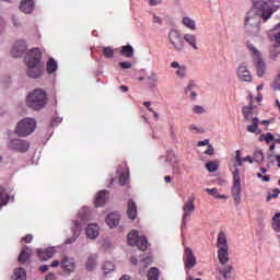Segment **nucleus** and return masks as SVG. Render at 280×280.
<instances>
[{
    "label": "nucleus",
    "mask_w": 280,
    "mask_h": 280,
    "mask_svg": "<svg viewBox=\"0 0 280 280\" xmlns=\"http://www.w3.org/2000/svg\"><path fill=\"white\" fill-rule=\"evenodd\" d=\"M100 235V226L97 224H89L86 229V236L90 240H95Z\"/></svg>",
    "instance_id": "obj_23"
},
{
    "label": "nucleus",
    "mask_w": 280,
    "mask_h": 280,
    "mask_svg": "<svg viewBox=\"0 0 280 280\" xmlns=\"http://www.w3.org/2000/svg\"><path fill=\"white\" fill-rule=\"evenodd\" d=\"M254 8L262 12V21H268L275 14V0H259L254 2Z\"/></svg>",
    "instance_id": "obj_5"
},
{
    "label": "nucleus",
    "mask_w": 280,
    "mask_h": 280,
    "mask_svg": "<svg viewBox=\"0 0 280 280\" xmlns=\"http://www.w3.org/2000/svg\"><path fill=\"white\" fill-rule=\"evenodd\" d=\"M95 266H97V256L96 255L89 256L85 262L86 270L89 271L95 270Z\"/></svg>",
    "instance_id": "obj_30"
},
{
    "label": "nucleus",
    "mask_w": 280,
    "mask_h": 280,
    "mask_svg": "<svg viewBox=\"0 0 280 280\" xmlns=\"http://www.w3.org/2000/svg\"><path fill=\"white\" fill-rule=\"evenodd\" d=\"M218 259L222 266L229 262V248H219Z\"/></svg>",
    "instance_id": "obj_24"
},
{
    "label": "nucleus",
    "mask_w": 280,
    "mask_h": 280,
    "mask_svg": "<svg viewBox=\"0 0 280 280\" xmlns=\"http://www.w3.org/2000/svg\"><path fill=\"white\" fill-rule=\"evenodd\" d=\"M235 161H236V165H234V170H235V168L237 170V167H242L243 160H242V153L240 152V150L236 151ZM234 170H232V172H233Z\"/></svg>",
    "instance_id": "obj_47"
},
{
    "label": "nucleus",
    "mask_w": 280,
    "mask_h": 280,
    "mask_svg": "<svg viewBox=\"0 0 280 280\" xmlns=\"http://www.w3.org/2000/svg\"><path fill=\"white\" fill-rule=\"evenodd\" d=\"M46 71H47V73H49V74L56 73V71H58V62H56V60H55L54 58H50V59L47 61Z\"/></svg>",
    "instance_id": "obj_31"
},
{
    "label": "nucleus",
    "mask_w": 280,
    "mask_h": 280,
    "mask_svg": "<svg viewBox=\"0 0 280 280\" xmlns=\"http://www.w3.org/2000/svg\"><path fill=\"white\" fill-rule=\"evenodd\" d=\"M197 145H198V148H202V145H209V140L206 139V140H203V141H199V142L197 143Z\"/></svg>",
    "instance_id": "obj_59"
},
{
    "label": "nucleus",
    "mask_w": 280,
    "mask_h": 280,
    "mask_svg": "<svg viewBox=\"0 0 280 280\" xmlns=\"http://www.w3.org/2000/svg\"><path fill=\"white\" fill-rule=\"evenodd\" d=\"M185 43H188L192 49L198 50L197 37L194 34H185L184 35Z\"/></svg>",
    "instance_id": "obj_29"
},
{
    "label": "nucleus",
    "mask_w": 280,
    "mask_h": 280,
    "mask_svg": "<svg viewBox=\"0 0 280 280\" xmlns=\"http://www.w3.org/2000/svg\"><path fill=\"white\" fill-rule=\"evenodd\" d=\"M153 23H161V18L153 15Z\"/></svg>",
    "instance_id": "obj_64"
},
{
    "label": "nucleus",
    "mask_w": 280,
    "mask_h": 280,
    "mask_svg": "<svg viewBox=\"0 0 280 280\" xmlns=\"http://www.w3.org/2000/svg\"><path fill=\"white\" fill-rule=\"evenodd\" d=\"M147 80L149 81L150 89H154V86H156V82H159L156 73H151L149 77H147Z\"/></svg>",
    "instance_id": "obj_39"
},
{
    "label": "nucleus",
    "mask_w": 280,
    "mask_h": 280,
    "mask_svg": "<svg viewBox=\"0 0 280 280\" xmlns=\"http://www.w3.org/2000/svg\"><path fill=\"white\" fill-rule=\"evenodd\" d=\"M163 0H149V5H159Z\"/></svg>",
    "instance_id": "obj_60"
},
{
    "label": "nucleus",
    "mask_w": 280,
    "mask_h": 280,
    "mask_svg": "<svg viewBox=\"0 0 280 280\" xmlns=\"http://www.w3.org/2000/svg\"><path fill=\"white\" fill-rule=\"evenodd\" d=\"M73 235L71 237L66 238L65 244H74L75 240L80 237L82 226L86 224V217L82 215V211L79 212V220L73 221Z\"/></svg>",
    "instance_id": "obj_10"
},
{
    "label": "nucleus",
    "mask_w": 280,
    "mask_h": 280,
    "mask_svg": "<svg viewBox=\"0 0 280 280\" xmlns=\"http://www.w3.org/2000/svg\"><path fill=\"white\" fill-rule=\"evenodd\" d=\"M176 161H178L176 159V154L174 153V151H167V155H166V162L167 163H176Z\"/></svg>",
    "instance_id": "obj_45"
},
{
    "label": "nucleus",
    "mask_w": 280,
    "mask_h": 280,
    "mask_svg": "<svg viewBox=\"0 0 280 280\" xmlns=\"http://www.w3.org/2000/svg\"><path fill=\"white\" fill-rule=\"evenodd\" d=\"M10 198L8 197V194L3 191V189L0 188V207H3V205H8V201Z\"/></svg>",
    "instance_id": "obj_41"
},
{
    "label": "nucleus",
    "mask_w": 280,
    "mask_h": 280,
    "mask_svg": "<svg viewBox=\"0 0 280 280\" xmlns=\"http://www.w3.org/2000/svg\"><path fill=\"white\" fill-rule=\"evenodd\" d=\"M120 56L125 58H135V48L131 45H126L120 48Z\"/></svg>",
    "instance_id": "obj_26"
},
{
    "label": "nucleus",
    "mask_w": 280,
    "mask_h": 280,
    "mask_svg": "<svg viewBox=\"0 0 280 280\" xmlns=\"http://www.w3.org/2000/svg\"><path fill=\"white\" fill-rule=\"evenodd\" d=\"M34 130H36V120L33 118H24L18 122L15 135H18V137H30Z\"/></svg>",
    "instance_id": "obj_4"
},
{
    "label": "nucleus",
    "mask_w": 280,
    "mask_h": 280,
    "mask_svg": "<svg viewBox=\"0 0 280 280\" xmlns=\"http://www.w3.org/2000/svg\"><path fill=\"white\" fill-rule=\"evenodd\" d=\"M237 75L241 82H253V75H250V71L244 65H241L237 69Z\"/></svg>",
    "instance_id": "obj_16"
},
{
    "label": "nucleus",
    "mask_w": 280,
    "mask_h": 280,
    "mask_svg": "<svg viewBox=\"0 0 280 280\" xmlns=\"http://www.w3.org/2000/svg\"><path fill=\"white\" fill-rule=\"evenodd\" d=\"M182 23L188 30H196V21H194L191 18H184Z\"/></svg>",
    "instance_id": "obj_36"
},
{
    "label": "nucleus",
    "mask_w": 280,
    "mask_h": 280,
    "mask_svg": "<svg viewBox=\"0 0 280 280\" xmlns=\"http://www.w3.org/2000/svg\"><path fill=\"white\" fill-rule=\"evenodd\" d=\"M143 105L145 106V108H148V110H150V113H154V109L150 107L152 106V103H150L149 101H145Z\"/></svg>",
    "instance_id": "obj_57"
},
{
    "label": "nucleus",
    "mask_w": 280,
    "mask_h": 280,
    "mask_svg": "<svg viewBox=\"0 0 280 280\" xmlns=\"http://www.w3.org/2000/svg\"><path fill=\"white\" fill-rule=\"evenodd\" d=\"M31 256L32 249L30 247H24L19 255L18 261H20V264H25V261H27Z\"/></svg>",
    "instance_id": "obj_27"
},
{
    "label": "nucleus",
    "mask_w": 280,
    "mask_h": 280,
    "mask_svg": "<svg viewBox=\"0 0 280 280\" xmlns=\"http://www.w3.org/2000/svg\"><path fill=\"white\" fill-rule=\"evenodd\" d=\"M194 113H196L197 115H202V113H205V108L200 105H196L194 108H192Z\"/></svg>",
    "instance_id": "obj_51"
},
{
    "label": "nucleus",
    "mask_w": 280,
    "mask_h": 280,
    "mask_svg": "<svg viewBox=\"0 0 280 280\" xmlns=\"http://www.w3.org/2000/svg\"><path fill=\"white\" fill-rule=\"evenodd\" d=\"M119 220L120 218L118 213H109L105 219V222L109 226V229H115L119 225Z\"/></svg>",
    "instance_id": "obj_20"
},
{
    "label": "nucleus",
    "mask_w": 280,
    "mask_h": 280,
    "mask_svg": "<svg viewBox=\"0 0 280 280\" xmlns=\"http://www.w3.org/2000/svg\"><path fill=\"white\" fill-rule=\"evenodd\" d=\"M26 105L33 110H40L47 105V93L42 89H36L26 96Z\"/></svg>",
    "instance_id": "obj_2"
},
{
    "label": "nucleus",
    "mask_w": 280,
    "mask_h": 280,
    "mask_svg": "<svg viewBox=\"0 0 280 280\" xmlns=\"http://www.w3.org/2000/svg\"><path fill=\"white\" fill-rule=\"evenodd\" d=\"M61 268L67 275H71L75 270V260L71 257H63L61 259Z\"/></svg>",
    "instance_id": "obj_15"
},
{
    "label": "nucleus",
    "mask_w": 280,
    "mask_h": 280,
    "mask_svg": "<svg viewBox=\"0 0 280 280\" xmlns=\"http://www.w3.org/2000/svg\"><path fill=\"white\" fill-rule=\"evenodd\" d=\"M36 3L34 0H22L20 4L21 12H24V14H32L34 12Z\"/></svg>",
    "instance_id": "obj_18"
},
{
    "label": "nucleus",
    "mask_w": 280,
    "mask_h": 280,
    "mask_svg": "<svg viewBox=\"0 0 280 280\" xmlns=\"http://www.w3.org/2000/svg\"><path fill=\"white\" fill-rule=\"evenodd\" d=\"M206 191L209 196H213V198H219L220 200H226L229 198L226 195H220L218 188H206Z\"/></svg>",
    "instance_id": "obj_34"
},
{
    "label": "nucleus",
    "mask_w": 280,
    "mask_h": 280,
    "mask_svg": "<svg viewBox=\"0 0 280 280\" xmlns=\"http://www.w3.org/2000/svg\"><path fill=\"white\" fill-rule=\"evenodd\" d=\"M160 275H161V271L159 270V268L152 267L149 270L147 277H148V280H159Z\"/></svg>",
    "instance_id": "obj_35"
},
{
    "label": "nucleus",
    "mask_w": 280,
    "mask_h": 280,
    "mask_svg": "<svg viewBox=\"0 0 280 280\" xmlns=\"http://www.w3.org/2000/svg\"><path fill=\"white\" fill-rule=\"evenodd\" d=\"M188 130H189L190 132H192L194 135H202V132H205V129L199 128V127L196 126V125H189Z\"/></svg>",
    "instance_id": "obj_43"
},
{
    "label": "nucleus",
    "mask_w": 280,
    "mask_h": 280,
    "mask_svg": "<svg viewBox=\"0 0 280 280\" xmlns=\"http://www.w3.org/2000/svg\"><path fill=\"white\" fill-rule=\"evenodd\" d=\"M257 178H261L262 183H270V175H264L261 173H257Z\"/></svg>",
    "instance_id": "obj_50"
},
{
    "label": "nucleus",
    "mask_w": 280,
    "mask_h": 280,
    "mask_svg": "<svg viewBox=\"0 0 280 280\" xmlns=\"http://www.w3.org/2000/svg\"><path fill=\"white\" fill-rule=\"evenodd\" d=\"M196 88V84L194 82H190L187 88L185 89V94L188 95L189 92H191Z\"/></svg>",
    "instance_id": "obj_54"
},
{
    "label": "nucleus",
    "mask_w": 280,
    "mask_h": 280,
    "mask_svg": "<svg viewBox=\"0 0 280 280\" xmlns=\"http://www.w3.org/2000/svg\"><path fill=\"white\" fill-rule=\"evenodd\" d=\"M231 272H233V266H225L219 268V275H221L222 280H230L231 279Z\"/></svg>",
    "instance_id": "obj_28"
},
{
    "label": "nucleus",
    "mask_w": 280,
    "mask_h": 280,
    "mask_svg": "<svg viewBox=\"0 0 280 280\" xmlns=\"http://www.w3.org/2000/svg\"><path fill=\"white\" fill-rule=\"evenodd\" d=\"M5 30V22L3 19L0 18V35L3 34V31Z\"/></svg>",
    "instance_id": "obj_56"
},
{
    "label": "nucleus",
    "mask_w": 280,
    "mask_h": 280,
    "mask_svg": "<svg viewBox=\"0 0 280 280\" xmlns=\"http://www.w3.org/2000/svg\"><path fill=\"white\" fill-rule=\"evenodd\" d=\"M271 229H273L276 233H280V212H277L272 217Z\"/></svg>",
    "instance_id": "obj_33"
},
{
    "label": "nucleus",
    "mask_w": 280,
    "mask_h": 280,
    "mask_svg": "<svg viewBox=\"0 0 280 280\" xmlns=\"http://www.w3.org/2000/svg\"><path fill=\"white\" fill-rule=\"evenodd\" d=\"M127 242L129 246H137L139 250H148V238L145 236H140L139 231L131 230L127 235Z\"/></svg>",
    "instance_id": "obj_7"
},
{
    "label": "nucleus",
    "mask_w": 280,
    "mask_h": 280,
    "mask_svg": "<svg viewBox=\"0 0 280 280\" xmlns=\"http://www.w3.org/2000/svg\"><path fill=\"white\" fill-rule=\"evenodd\" d=\"M265 141L266 143H270L271 141H275V136L268 132L267 135H265Z\"/></svg>",
    "instance_id": "obj_53"
},
{
    "label": "nucleus",
    "mask_w": 280,
    "mask_h": 280,
    "mask_svg": "<svg viewBox=\"0 0 280 280\" xmlns=\"http://www.w3.org/2000/svg\"><path fill=\"white\" fill-rule=\"evenodd\" d=\"M279 194H280L279 188L273 189L272 194L267 196V202H270V200H272V198H279Z\"/></svg>",
    "instance_id": "obj_48"
},
{
    "label": "nucleus",
    "mask_w": 280,
    "mask_h": 280,
    "mask_svg": "<svg viewBox=\"0 0 280 280\" xmlns=\"http://www.w3.org/2000/svg\"><path fill=\"white\" fill-rule=\"evenodd\" d=\"M245 27H257V28H259V22H255L254 18L247 16L245 19Z\"/></svg>",
    "instance_id": "obj_38"
},
{
    "label": "nucleus",
    "mask_w": 280,
    "mask_h": 280,
    "mask_svg": "<svg viewBox=\"0 0 280 280\" xmlns=\"http://www.w3.org/2000/svg\"><path fill=\"white\" fill-rule=\"evenodd\" d=\"M217 246L218 248H229V241L226 240V234L224 232H219Z\"/></svg>",
    "instance_id": "obj_25"
},
{
    "label": "nucleus",
    "mask_w": 280,
    "mask_h": 280,
    "mask_svg": "<svg viewBox=\"0 0 280 280\" xmlns=\"http://www.w3.org/2000/svg\"><path fill=\"white\" fill-rule=\"evenodd\" d=\"M39 270H40L42 272H47V270H49V266L43 265V266L39 267Z\"/></svg>",
    "instance_id": "obj_61"
},
{
    "label": "nucleus",
    "mask_w": 280,
    "mask_h": 280,
    "mask_svg": "<svg viewBox=\"0 0 280 280\" xmlns=\"http://www.w3.org/2000/svg\"><path fill=\"white\" fill-rule=\"evenodd\" d=\"M32 240H34V236H32V234H27L22 238V241L25 242V244H32Z\"/></svg>",
    "instance_id": "obj_55"
},
{
    "label": "nucleus",
    "mask_w": 280,
    "mask_h": 280,
    "mask_svg": "<svg viewBox=\"0 0 280 280\" xmlns=\"http://www.w3.org/2000/svg\"><path fill=\"white\" fill-rule=\"evenodd\" d=\"M183 211H184L183 224L186 225L187 218H189V215H191V213H194V211H196V206L194 205V197H189L187 199V201L183 206Z\"/></svg>",
    "instance_id": "obj_14"
},
{
    "label": "nucleus",
    "mask_w": 280,
    "mask_h": 280,
    "mask_svg": "<svg viewBox=\"0 0 280 280\" xmlns=\"http://www.w3.org/2000/svg\"><path fill=\"white\" fill-rule=\"evenodd\" d=\"M246 45L256 60V71L258 78H264V74L266 73V62L264 59H261V52L255 47V45L250 44V42H247Z\"/></svg>",
    "instance_id": "obj_8"
},
{
    "label": "nucleus",
    "mask_w": 280,
    "mask_h": 280,
    "mask_svg": "<svg viewBox=\"0 0 280 280\" xmlns=\"http://www.w3.org/2000/svg\"><path fill=\"white\" fill-rule=\"evenodd\" d=\"M119 67H120V69H132V62H130V61H120Z\"/></svg>",
    "instance_id": "obj_49"
},
{
    "label": "nucleus",
    "mask_w": 280,
    "mask_h": 280,
    "mask_svg": "<svg viewBox=\"0 0 280 280\" xmlns=\"http://www.w3.org/2000/svg\"><path fill=\"white\" fill-rule=\"evenodd\" d=\"M275 39L280 45V32L275 35Z\"/></svg>",
    "instance_id": "obj_63"
},
{
    "label": "nucleus",
    "mask_w": 280,
    "mask_h": 280,
    "mask_svg": "<svg viewBox=\"0 0 280 280\" xmlns=\"http://www.w3.org/2000/svg\"><path fill=\"white\" fill-rule=\"evenodd\" d=\"M184 253L185 268L186 270H191V268H195L196 264H198V261L196 260V255H194V250L189 247H186Z\"/></svg>",
    "instance_id": "obj_12"
},
{
    "label": "nucleus",
    "mask_w": 280,
    "mask_h": 280,
    "mask_svg": "<svg viewBox=\"0 0 280 280\" xmlns=\"http://www.w3.org/2000/svg\"><path fill=\"white\" fill-rule=\"evenodd\" d=\"M43 59V52H40V49L33 48L27 57L25 58L26 65L28 67L27 75L28 78H33L36 80V78H40L43 73H45V63L42 62Z\"/></svg>",
    "instance_id": "obj_1"
},
{
    "label": "nucleus",
    "mask_w": 280,
    "mask_h": 280,
    "mask_svg": "<svg viewBox=\"0 0 280 280\" xmlns=\"http://www.w3.org/2000/svg\"><path fill=\"white\" fill-rule=\"evenodd\" d=\"M254 163H264V152L259 150L254 152Z\"/></svg>",
    "instance_id": "obj_42"
},
{
    "label": "nucleus",
    "mask_w": 280,
    "mask_h": 280,
    "mask_svg": "<svg viewBox=\"0 0 280 280\" xmlns=\"http://www.w3.org/2000/svg\"><path fill=\"white\" fill-rule=\"evenodd\" d=\"M103 56L105 58H115V50L113 47H103Z\"/></svg>",
    "instance_id": "obj_40"
},
{
    "label": "nucleus",
    "mask_w": 280,
    "mask_h": 280,
    "mask_svg": "<svg viewBox=\"0 0 280 280\" xmlns=\"http://www.w3.org/2000/svg\"><path fill=\"white\" fill-rule=\"evenodd\" d=\"M172 69H177L176 77L177 78H185L187 75V66H180L178 61H173L171 63Z\"/></svg>",
    "instance_id": "obj_22"
},
{
    "label": "nucleus",
    "mask_w": 280,
    "mask_h": 280,
    "mask_svg": "<svg viewBox=\"0 0 280 280\" xmlns=\"http://www.w3.org/2000/svg\"><path fill=\"white\" fill-rule=\"evenodd\" d=\"M113 270H115V265L113 261H105L103 265L104 275H108V272H113Z\"/></svg>",
    "instance_id": "obj_37"
},
{
    "label": "nucleus",
    "mask_w": 280,
    "mask_h": 280,
    "mask_svg": "<svg viewBox=\"0 0 280 280\" xmlns=\"http://www.w3.org/2000/svg\"><path fill=\"white\" fill-rule=\"evenodd\" d=\"M54 255H56V250L54 248L37 249V257L40 261H47L48 259H51Z\"/></svg>",
    "instance_id": "obj_17"
},
{
    "label": "nucleus",
    "mask_w": 280,
    "mask_h": 280,
    "mask_svg": "<svg viewBox=\"0 0 280 280\" xmlns=\"http://www.w3.org/2000/svg\"><path fill=\"white\" fill-rule=\"evenodd\" d=\"M218 167H219L218 162H208L206 164V168L208 170V172H217Z\"/></svg>",
    "instance_id": "obj_46"
},
{
    "label": "nucleus",
    "mask_w": 280,
    "mask_h": 280,
    "mask_svg": "<svg viewBox=\"0 0 280 280\" xmlns=\"http://www.w3.org/2000/svg\"><path fill=\"white\" fill-rule=\"evenodd\" d=\"M8 150H12V152H20L21 154H25L27 150H30V141L23 140L21 138H9L7 141Z\"/></svg>",
    "instance_id": "obj_9"
},
{
    "label": "nucleus",
    "mask_w": 280,
    "mask_h": 280,
    "mask_svg": "<svg viewBox=\"0 0 280 280\" xmlns=\"http://www.w3.org/2000/svg\"><path fill=\"white\" fill-rule=\"evenodd\" d=\"M243 115L246 121H252V125L247 126V132L261 135V131L259 130V118H257V107H255L253 103H250L249 106H244Z\"/></svg>",
    "instance_id": "obj_3"
},
{
    "label": "nucleus",
    "mask_w": 280,
    "mask_h": 280,
    "mask_svg": "<svg viewBox=\"0 0 280 280\" xmlns=\"http://www.w3.org/2000/svg\"><path fill=\"white\" fill-rule=\"evenodd\" d=\"M25 51H27V44L23 39H19L14 43L12 49H11V55L13 58H21Z\"/></svg>",
    "instance_id": "obj_13"
},
{
    "label": "nucleus",
    "mask_w": 280,
    "mask_h": 280,
    "mask_svg": "<svg viewBox=\"0 0 280 280\" xmlns=\"http://www.w3.org/2000/svg\"><path fill=\"white\" fill-rule=\"evenodd\" d=\"M107 201H108V190H101L95 197L94 205L95 207H104V205H106Z\"/></svg>",
    "instance_id": "obj_19"
},
{
    "label": "nucleus",
    "mask_w": 280,
    "mask_h": 280,
    "mask_svg": "<svg viewBox=\"0 0 280 280\" xmlns=\"http://www.w3.org/2000/svg\"><path fill=\"white\" fill-rule=\"evenodd\" d=\"M205 154H208L209 156L213 155V147L209 145L208 149L205 151Z\"/></svg>",
    "instance_id": "obj_58"
},
{
    "label": "nucleus",
    "mask_w": 280,
    "mask_h": 280,
    "mask_svg": "<svg viewBox=\"0 0 280 280\" xmlns=\"http://www.w3.org/2000/svg\"><path fill=\"white\" fill-rule=\"evenodd\" d=\"M168 40L175 51H183L185 49V40L178 31L172 30L168 34Z\"/></svg>",
    "instance_id": "obj_11"
},
{
    "label": "nucleus",
    "mask_w": 280,
    "mask_h": 280,
    "mask_svg": "<svg viewBox=\"0 0 280 280\" xmlns=\"http://www.w3.org/2000/svg\"><path fill=\"white\" fill-rule=\"evenodd\" d=\"M127 215L129 220L137 219V203L132 199H130L127 203Z\"/></svg>",
    "instance_id": "obj_21"
},
{
    "label": "nucleus",
    "mask_w": 280,
    "mask_h": 280,
    "mask_svg": "<svg viewBox=\"0 0 280 280\" xmlns=\"http://www.w3.org/2000/svg\"><path fill=\"white\" fill-rule=\"evenodd\" d=\"M233 175V185H232V198L234 199L235 205L242 202V177L240 176V170L235 168L232 171Z\"/></svg>",
    "instance_id": "obj_6"
},
{
    "label": "nucleus",
    "mask_w": 280,
    "mask_h": 280,
    "mask_svg": "<svg viewBox=\"0 0 280 280\" xmlns=\"http://www.w3.org/2000/svg\"><path fill=\"white\" fill-rule=\"evenodd\" d=\"M172 167L175 174H180V166H178V161L173 162Z\"/></svg>",
    "instance_id": "obj_52"
},
{
    "label": "nucleus",
    "mask_w": 280,
    "mask_h": 280,
    "mask_svg": "<svg viewBox=\"0 0 280 280\" xmlns=\"http://www.w3.org/2000/svg\"><path fill=\"white\" fill-rule=\"evenodd\" d=\"M46 280H56V275L55 273L47 275Z\"/></svg>",
    "instance_id": "obj_62"
},
{
    "label": "nucleus",
    "mask_w": 280,
    "mask_h": 280,
    "mask_svg": "<svg viewBox=\"0 0 280 280\" xmlns=\"http://www.w3.org/2000/svg\"><path fill=\"white\" fill-rule=\"evenodd\" d=\"M12 279H14V280H26L27 279V273L25 272V269H23L21 267L15 269Z\"/></svg>",
    "instance_id": "obj_32"
},
{
    "label": "nucleus",
    "mask_w": 280,
    "mask_h": 280,
    "mask_svg": "<svg viewBox=\"0 0 280 280\" xmlns=\"http://www.w3.org/2000/svg\"><path fill=\"white\" fill-rule=\"evenodd\" d=\"M128 178H130V175H129L128 171L122 172L119 176V184L120 185H126V183H128Z\"/></svg>",
    "instance_id": "obj_44"
}]
</instances>
